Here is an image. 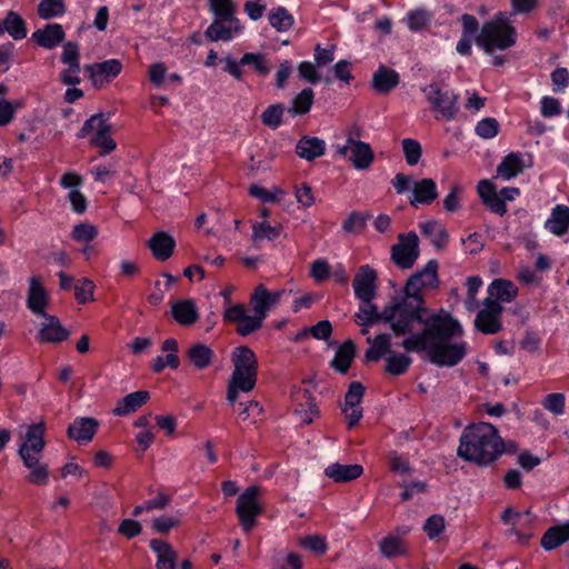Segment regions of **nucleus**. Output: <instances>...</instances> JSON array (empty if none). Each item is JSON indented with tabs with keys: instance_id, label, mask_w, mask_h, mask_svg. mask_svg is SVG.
Returning <instances> with one entry per match:
<instances>
[{
	"instance_id": "obj_35",
	"label": "nucleus",
	"mask_w": 569,
	"mask_h": 569,
	"mask_svg": "<svg viewBox=\"0 0 569 569\" xmlns=\"http://www.w3.org/2000/svg\"><path fill=\"white\" fill-rule=\"evenodd\" d=\"M148 399L149 392L144 390L129 393L118 401L112 412L116 416H127L129 413L137 411L148 401Z\"/></svg>"
},
{
	"instance_id": "obj_51",
	"label": "nucleus",
	"mask_w": 569,
	"mask_h": 569,
	"mask_svg": "<svg viewBox=\"0 0 569 569\" xmlns=\"http://www.w3.org/2000/svg\"><path fill=\"white\" fill-rule=\"evenodd\" d=\"M66 12L63 0H41L38 4V14L42 19H52Z\"/></svg>"
},
{
	"instance_id": "obj_44",
	"label": "nucleus",
	"mask_w": 569,
	"mask_h": 569,
	"mask_svg": "<svg viewBox=\"0 0 569 569\" xmlns=\"http://www.w3.org/2000/svg\"><path fill=\"white\" fill-rule=\"evenodd\" d=\"M379 550L386 558H395L405 556L407 553V547L402 539L393 535L385 537L379 542Z\"/></svg>"
},
{
	"instance_id": "obj_17",
	"label": "nucleus",
	"mask_w": 569,
	"mask_h": 569,
	"mask_svg": "<svg viewBox=\"0 0 569 569\" xmlns=\"http://www.w3.org/2000/svg\"><path fill=\"white\" fill-rule=\"evenodd\" d=\"M84 70L94 88H102L111 82L122 70V64L117 59L87 64Z\"/></svg>"
},
{
	"instance_id": "obj_27",
	"label": "nucleus",
	"mask_w": 569,
	"mask_h": 569,
	"mask_svg": "<svg viewBox=\"0 0 569 569\" xmlns=\"http://www.w3.org/2000/svg\"><path fill=\"white\" fill-rule=\"evenodd\" d=\"M64 39V31L58 23L47 24L42 29H38L32 33V40L39 46L52 49L61 43Z\"/></svg>"
},
{
	"instance_id": "obj_31",
	"label": "nucleus",
	"mask_w": 569,
	"mask_h": 569,
	"mask_svg": "<svg viewBox=\"0 0 569 569\" xmlns=\"http://www.w3.org/2000/svg\"><path fill=\"white\" fill-rule=\"evenodd\" d=\"M363 472V469L360 465H342V463H331L329 465L325 473L327 477L332 479L336 482H347L359 478Z\"/></svg>"
},
{
	"instance_id": "obj_55",
	"label": "nucleus",
	"mask_w": 569,
	"mask_h": 569,
	"mask_svg": "<svg viewBox=\"0 0 569 569\" xmlns=\"http://www.w3.org/2000/svg\"><path fill=\"white\" fill-rule=\"evenodd\" d=\"M431 13L425 9H416L408 12L406 22L411 31L423 29L431 20Z\"/></svg>"
},
{
	"instance_id": "obj_42",
	"label": "nucleus",
	"mask_w": 569,
	"mask_h": 569,
	"mask_svg": "<svg viewBox=\"0 0 569 569\" xmlns=\"http://www.w3.org/2000/svg\"><path fill=\"white\" fill-rule=\"evenodd\" d=\"M4 32H8L14 40H21L27 37V27L23 19L16 12L9 11L2 22Z\"/></svg>"
},
{
	"instance_id": "obj_32",
	"label": "nucleus",
	"mask_w": 569,
	"mask_h": 569,
	"mask_svg": "<svg viewBox=\"0 0 569 569\" xmlns=\"http://www.w3.org/2000/svg\"><path fill=\"white\" fill-rule=\"evenodd\" d=\"M98 422L92 418H78L68 428V436L78 441H90L96 431Z\"/></svg>"
},
{
	"instance_id": "obj_40",
	"label": "nucleus",
	"mask_w": 569,
	"mask_h": 569,
	"mask_svg": "<svg viewBox=\"0 0 569 569\" xmlns=\"http://www.w3.org/2000/svg\"><path fill=\"white\" fill-rule=\"evenodd\" d=\"M187 356L194 368L202 370L211 363L213 351L207 345L196 343L188 349Z\"/></svg>"
},
{
	"instance_id": "obj_56",
	"label": "nucleus",
	"mask_w": 569,
	"mask_h": 569,
	"mask_svg": "<svg viewBox=\"0 0 569 569\" xmlns=\"http://www.w3.org/2000/svg\"><path fill=\"white\" fill-rule=\"evenodd\" d=\"M312 102L313 91L311 89H303L299 94L295 97L290 112L293 114L307 113L310 110Z\"/></svg>"
},
{
	"instance_id": "obj_11",
	"label": "nucleus",
	"mask_w": 569,
	"mask_h": 569,
	"mask_svg": "<svg viewBox=\"0 0 569 569\" xmlns=\"http://www.w3.org/2000/svg\"><path fill=\"white\" fill-rule=\"evenodd\" d=\"M36 318V339L38 342L59 345L69 339L70 331L62 325L58 317L44 313Z\"/></svg>"
},
{
	"instance_id": "obj_46",
	"label": "nucleus",
	"mask_w": 569,
	"mask_h": 569,
	"mask_svg": "<svg viewBox=\"0 0 569 569\" xmlns=\"http://www.w3.org/2000/svg\"><path fill=\"white\" fill-rule=\"evenodd\" d=\"M268 20L279 32L288 31L295 23L293 17L283 7L273 8L268 14Z\"/></svg>"
},
{
	"instance_id": "obj_4",
	"label": "nucleus",
	"mask_w": 569,
	"mask_h": 569,
	"mask_svg": "<svg viewBox=\"0 0 569 569\" xmlns=\"http://www.w3.org/2000/svg\"><path fill=\"white\" fill-rule=\"evenodd\" d=\"M505 450L497 429L487 422L465 429L458 448L459 457L478 465H489Z\"/></svg>"
},
{
	"instance_id": "obj_14",
	"label": "nucleus",
	"mask_w": 569,
	"mask_h": 569,
	"mask_svg": "<svg viewBox=\"0 0 569 569\" xmlns=\"http://www.w3.org/2000/svg\"><path fill=\"white\" fill-rule=\"evenodd\" d=\"M501 520L505 525L511 527L509 532L517 538L518 542L527 543L532 538L531 532L523 531L525 528L531 527L536 520L529 509L520 512L513 508H507L501 516Z\"/></svg>"
},
{
	"instance_id": "obj_9",
	"label": "nucleus",
	"mask_w": 569,
	"mask_h": 569,
	"mask_svg": "<svg viewBox=\"0 0 569 569\" xmlns=\"http://www.w3.org/2000/svg\"><path fill=\"white\" fill-rule=\"evenodd\" d=\"M427 101L436 112L437 119L451 120L457 112L458 94L450 90H442L437 84L422 88Z\"/></svg>"
},
{
	"instance_id": "obj_49",
	"label": "nucleus",
	"mask_w": 569,
	"mask_h": 569,
	"mask_svg": "<svg viewBox=\"0 0 569 569\" xmlns=\"http://www.w3.org/2000/svg\"><path fill=\"white\" fill-rule=\"evenodd\" d=\"M421 231L425 236H427L431 242L441 247L447 240V233L441 223L436 220L425 221L420 224Z\"/></svg>"
},
{
	"instance_id": "obj_41",
	"label": "nucleus",
	"mask_w": 569,
	"mask_h": 569,
	"mask_svg": "<svg viewBox=\"0 0 569 569\" xmlns=\"http://www.w3.org/2000/svg\"><path fill=\"white\" fill-rule=\"evenodd\" d=\"M249 193L264 203H279L287 196V192L278 186L267 189L259 184H251Z\"/></svg>"
},
{
	"instance_id": "obj_24",
	"label": "nucleus",
	"mask_w": 569,
	"mask_h": 569,
	"mask_svg": "<svg viewBox=\"0 0 569 569\" xmlns=\"http://www.w3.org/2000/svg\"><path fill=\"white\" fill-rule=\"evenodd\" d=\"M171 315L181 326H191L199 318V310L191 299L179 300L171 303Z\"/></svg>"
},
{
	"instance_id": "obj_59",
	"label": "nucleus",
	"mask_w": 569,
	"mask_h": 569,
	"mask_svg": "<svg viewBox=\"0 0 569 569\" xmlns=\"http://www.w3.org/2000/svg\"><path fill=\"white\" fill-rule=\"evenodd\" d=\"M446 529L445 518L440 515L429 517L425 525L423 531L430 540L438 538Z\"/></svg>"
},
{
	"instance_id": "obj_58",
	"label": "nucleus",
	"mask_w": 569,
	"mask_h": 569,
	"mask_svg": "<svg viewBox=\"0 0 569 569\" xmlns=\"http://www.w3.org/2000/svg\"><path fill=\"white\" fill-rule=\"evenodd\" d=\"M542 407L555 416L565 413L566 397L563 393H549L541 402Z\"/></svg>"
},
{
	"instance_id": "obj_16",
	"label": "nucleus",
	"mask_w": 569,
	"mask_h": 569,
	"mask_svg": "<svg viewBox=\"0 0 569 569\" xmlns=\"http://www.w3.org/2000/svg\"><path fill=\"white\" fill-rule=\"evenodd\" d=\"M243 31V26L234 16L216 19L206 30L211 41H231Z\"/></svg>"
},
{
	"instance_id": "obj_22",
	"label": "nucleus",
	"mask_w": 569,
	"mask_h": 569,
	"mask_svg": "<svg viewBox=\"0 0 569 569\" xmlns=\"http://www.w3.org/2000/svg\"><path fill=\"white\" fill-rule=\"evenodd\" d=\"M438 197L437 184L430 178L415 180L409 197L410 204L417 207L419 204H429Z\"/></svg>"
},
{
	"instance_id": "obj_33",
	"label": "nucleus",
	"mask_w": 569,
	"mask_h": 569,
	"mask_svg": "<svg viewBox=\"0 0 569 569\" xmlns=\"http://www.w3.org/2000/svg\"><path fill=\"white\" fill-rule=\"evenodd\" d=\"M545 226L555 236L565 234L569 228V208L563 204L556 206Z\"/></svg>"
},
{
	"instance_id": "obj_53",
	"label": "nucleus",
	"mask_w": 569,
	"mask_h": 569,
	"mask_svg": "<svg viewBox=\"0 0 569 569\" xmlns=\"http://www.w3.org/2000/svg\"><path fill=\"white\" fill-rule=\"evenodd\" d=\"M386 362L387 372L392 376H399L407 371L411 363V359L407 355H396L395 352H391L386 358Z\"/></svg>"
},
{
	"instance_id": "obj_25",
	"label": "nucleus",
	"mask_w": 569,
	"mask_h": 569,
	"mask_svg": "<svg viewBox=\"0 0 569 569\" xmlns=\"http://www.w3.org/2000/svg\"><path fill=\"white\" fill-rule=\"evenodd\" d=\"M569 541V521L555 525L547 529L541 537V547L551 551Z\"/></svg>"
},
{
	"instance_id": "obj_64",
	"label": "nucleus",
	"mask_w": 569,
	"mask_h": 569,
	"mask_svg": "<svg viewBox=\"0 0 569 569\" xmlns=\"http://www.w3.org/2000/svg\"><path fill=\"white\" fill-rule=\"evenodd\" d=\"M300 543L306 549L316 552L318 555H322L327 551L328 545L326 538L319 535H312L305 538H301Z\"/></svg>"
},
{
	"instance_id": "obj_6",
	"label": "nucleus",
	"mask_w": 569,
	"mask_h": 569,
	"mask_svg": "<svg viewBox=\"0 0 569 569\" xmlns=\"http://www.w3.org/2000/svg\"><path fill=\"white\" fill-rule=\"evenodd\" d=\"M516 41L517 31L505 13H499L485 22L476 37V44L486 53L507 50Z\"/></svg>"
},
{
	"instance_id": "obj_54",
	"label": "nucleus",
	"mask_w": 569,
	"mask_h": 569,
	"mask_svg": "<svg viewBox=\"0 0 569 569\" xmlns=\"http://www.w3.org/2000/svg\"><path fill=\"white\" fill-rule=\"evenodd\" d=\"M401 146L406 162L409 166H416L420 161L422 154V148L419 141L406 138L401 141Z\"/></svg>"
},
{
	"instance_id": "obj_57",
	"label": "nucleus",
	"mask_w": 569,
	"mask_h": 569,
	"mask_svg": "<svg viewBox=\"0 0 569 569\" xmlns=\"http://www.w3.org/2000/svg\"><path fill=\"white\" fill-rule=\"evenodd\" d=\"M284 113V108L282 104H272L269 106L261 114V120L263 124L276 129L282 122V117Z\"/></svg>"
},
{
	"instance_id": "obj_7",
	"label": "nucleus",
	"mask_w": 569,
	"mask_h": 569,
	"mask_svg": "<svg viewBox=\"0 0 569 569\" xmlns=\"http://www.w3.org/2000/svg\"><path fill=\"white\" fill-rule=\"evenodd\" d=\"M260 493V487L250 486L238 497L236 513L246 532L256 526L257 517L262 513L263 506L259 500Z\"/></svg>"
},
{
	"instance_id": "obj_30",
	"label": "nucleus",
	"mask_w": 569,
	"mask_h": 569,
	"mask_svg": "<svg viewBox=\"0 0 569 569\" xmlns=\"http://www.w3.org/2000/svg\"><path fill=\"white\" fill-rule=\"evenodd\" d=\"M148 246L157 260L164 261L172 256L176 241L167 232H157L149 240Z\"/></svg>"
},
{
	"instance_id": "obj_18",
	"label": "nucleus",
	"mask_w": 569,
	"mask_h": 569,
	"mask_svg": "<svg viewBox=\"0 0 569 569\" xmlns=\"http://www.w3.org/2000/svg\"><path fill=\"white\" fill-rule=\"evenodd\" d=\"M532 166L530 154L521 152H510L507 154L497 167V176L503 181H509L518 174L522 173L525 169Z\"/></svg>"
},
{
	"instance_id": "obj_3",
	"label": "nucleus",
	"mask_w": 569,
	"mask_h": 569,
	"mask_svg": "<svg viewBox=\"0 0 569 569\" xmlns=\"http://www.w3.org/2000/svg\"><path fill=\"white\" fill-rule=\"evenodd\" d=\"M44 433L43 420L18 428V456L28 469L27 481L36 486H46L50 479L49 466L42 461L46 448Z\"/></svg>"
},
{
	"instance_id": "obj_21",
	"label": "nucleus",
	"mask_w": 569,
	"mask_h": 569,
	"mask_svg": "<svg viewBox=\"0 0 569 569\" xmlns=\"http://www.w3.org/2000/svg\"><path fill=\"white\" fill-rule=\"evenodd\" d=\"M281 291H268L262 284L258 286L250 299L253 312L263 321L270 308L279 301Z\"/></svg>"
},
{
	"instance_id": "obj_29",
	"label": "nucleus",
	"mask_w": 569,
	"mask_h": 569,
	"mask_svg": "<svg viewBox=\"0 0 569 569\" xmlns=\"http://www.w3.org/2000/svg\"><path fill=\"white\" fill-rule=\"evenodd\" d=\"M517 293L518 289L511 281L497 279L489 284L486 300L495 301L501 306V303L513 300Z\"/></svg>"
},
{
	"instance_id": "obj_10",
	"label": "nucleus",
	"mask_w": 569,
	"mask_h": 569,
	"mask_svg": "<svg viewBox=\"0 0 569 569\" xmlns=\"http://www.w3.org/2000/svg\"><path fill=\"white\" fill-rule=\"evenodd\" d=\"M337 154L348 158L355 169L367 170L375 160V153L369 143L349 136L343 144H337Z\"/></svg>"
},
{
	"instance_id": "obj_61",
	"label": "nucleus",
	"mask_w": 569,
	"mask_h": 569,
	"mask_svg": "<svg viewBox=\"0 0 569 569\" xmlns=\"http://www.w3.org/2000/svg\"><path fill=\"white\" fill-rule=\"evenodd\" d=\"M240 63L252 64L257 72L261 76H267L270 72V66L267 59L260 53H246L241 58Z\"/></svg>"
},
{
	"instance_id": "obj_26",
	"label": "nucleus",
	"mask_w": 569,
	"mask_h": 569,
	"mask_svg": "<svg viewBox=\"0 0 569 569\" xmlns=\"http://www.w3.org/2000/svg\"><path fill=\"white\" fill-rule=\"evenodd\" d=\"M164 356H158L152 363V369L154 372H161L166 367H170L172 369H177L180 365L178 357V341L173 338H169L163 341L161 347Z\"/></svg>"
},
{
	"instance_id": "obj_1",
	"label": "nucleus",
	"mask_w": 569,
	"mask_h": 569,
	"mask_svg": "<svg viewBox=\"0 0 569 569\" xmlns=\"http://www.w3.org/2000/svg\"><path fill=\"white\" fill-rule=\"evenodd\" d=\"M407 336L402 346L407 352L423 351L429 360L440 367H452L467 355L463 329L458 320L445 310L422 319L421 327L410 332H395Z\"/></svg>"
},
{
	"instance_id": "obj_13",
	"label": "nucleus",
	"mask_w": 569,
	"mask_h": 569,
	"mask_svg": "<svg viewBox=\"0 0 569 569\" xmlns=\"http://www.w3.org/2000/svg\"><path fill=\"white\" fill-rule=\"evenodd\" d=\"M223 319L234 323L237 332L241 336H248L261 328V319L253 312L249 313L244 305H233L224 308Z\"/></svg>"
},
{
	"instance_id": "obj_38",
	"label": "nucleus",
	"mask_w": 569,
	"mask_h": 569,
	"mask_svg": "<svg viewBox=\"0 0 569 569\" xmlns=\"http://www.w3.org/2000/svg\"><path fill=\"white\" fill-rule=\"evenodd\" d=\"M295 413L299 417L302 423H310L318 416L316 405L305 391L297 392L295 396Z\"/></svg>"
},
{
	"instance_id": "obj_62",
	"label": "nucleus",
	"mask_w": 569,
	"mask_h": 569,
	"mask_svg": "<svg viewBox=\"0 0 569 569\" xmlns=\"http://www.w3.org/2000/svg\"><path fill=\"white\" fill-rule=\"evenodd\" d=\"M365 393V388L360 382H352L345 396V402L341 407H361V400Z\"/></svg>"
},
{
	"instance_id": "obj_20",
	"label": "nucleus",
	"mask_w": 569,
	"mask_h": 569,
	"mask_svg": "<svg viewBox=\"0 0 569 569\" xmlns=\"http://www.w3.org/2000/svg\"><path fill=\"white\" fill-rule=\"evenodd\" d=\"M377 273L368 264L361 266L353 279L355 295L359 300H372L377 290Z\"/></svg>"
},
{
	"instance_id": "obj_12",
	"label": "nucleus",
	"mask_w": 569,
	"mask_h": 569,
	"mask_svg": "<svg viewBox=\"0 0 569 569\" xmlns=\"http://www.w3.org/2000/svg\"><path fill=\"white\" fill-rule=\"evenodd\" d=\"M419 238L415 232L401 233L391 248V260L401 269L411 268L419 258Z\"/></svg>"
},
{
	"instance_id": "obj_23",
	"label": "nucleus",
	"mask_w": 569,
	"mask_h": 569,
	"mask_svg": "<svg viewBox=\"0 0 569 569\" xmlns=\"http://www.w3.org/2000/svg\"><path fill=\"white\" fill-rule=\"evenodd\" d=\"M149 546L157 557L156 569H176L178 555L171 545L153 539Z\"/></svg>"
},
{
	"instance_id": "obj_50",
	"label": "nucleus",
	"mask_w": 569,
	"mask_h": 569,
	"mask_svg": "<svg viewBox=\"0 0 569 569\" xmlns=\"http://www.w3.org/2000/svg\"><path fill=\"white\" fill-rule=\"evenodd\" d=\"M7 87L3 84H0V127L7 126L10 123L13 118L17 109L20 108L19 102H11L6 99L7 94Z\"/></svg>"
},
{
	"instance_id": "obj_48",
	"label": "nucleus",
	"mask_w": 569,
	"mask_h": 569,
	"mask_svg": "<svg viewBox=\"0 0 569 569\" xmlns=\"http://www.w3.org/2000/svg\"><path fill=\"white\" fill-rule=\"evenodd\" d=\"M360 301H361V305L359 307V310L355 315L358 325L368 326L379 319H382L386 322H388L383 317L385 311L380 315L377 310V307L371 302V300H360Z\"/></svg>"
},
{
	"instance_id": "obj_36",
	"label": "nucleus",
	"mask_w": 569,
	"mask_h": 569,
	"mask_svg": "<svg viewBox=\"0 0 569 569\" xmlns=\"http://www.w3.org/2000/svg\"><path fill=\"white\" fill-rule=\"evenodd\" d=\"M367 343L369 345L368 350L366 351V359L368 361H378L382 357H388L392 351L390 336L382 333L378 335L375 338H367Z\"/></svg>"
},
{
	"instance_id": "obj_37",
	"label": "nucleus",
	"mask_w": 569,
	"mask_h": 569,
	"mask_svg": "<svg viewBox=\"0 0 569 569\" xmlns=\"http://www.w3.org/2000/svg\"><path fill=\"white\" fill-rule=\"evenodd\" d=\"M149 80L157 88H163L169 83H180L182 78L178 73H169L168 68L162 62L152 63L149 68Z\"/></svg>"
},
{
	"instance_id": "obj_15",
	"label": "nucleus",
	"mask_w": 569,
	"mask_h": 569,
	"mask_svg": "<svg viewBox=\"0 0 569 569\" xmlns=\"http://www.w3.org/2000/svg\"><path fill=\"white\" fill-rule=\"evenodd\" d=\"M51 302L50 292L44 287L41 277L32 276L28 280L26 303L28 309L36 317L48 313L47 309Z\"/></svg>"
},
{
	"instance_id": "obj_47",
	"label": "nucleus",
	"mask_w": 569,
	"mask_h": 569,
	"mask_svg": "<svg viewBox=\"0 0 569 569\" xmlns=\"http://www.w3.org/2000/svg\"><path fill=\"white\" fill-rule=\"evenodd\" d=\"M399 77L393 70L380 67L373 74V86L380 92H388L397 86Z\"/></svg>"
},
{
	"instance_id": "obj_43",
	"label": "nucleus",
	"mask_w": 569,
	"mask_h": 569,
	"mask_svg": "<svg viewBox=\"0 0 569 569\" xmlns=\"http://www.w3.org/2000/svg\"><path fill=\"white\" fill-rule=\"evenodd\" d=\"M282 232V226H271L267 220L254 222L252 224V241L261 242L263 240H276Z\"/></svg>"
},
{
	"instance_id": "obj_34",
	"label": "nucleus",
	"mask_w": 569,
	"mask_h": 569,
	"mask_svg": "<svg viewBox=\"0 0 569 569\" xmlns=\"http://www.w3.org/2000/svg\"><path fill=\"white\" fill-rule=\"evenodd\" d=\"M326 143L322 139L316 137H303L296 147L297 154L307 160L312 161L325 153Z\"/></svg>"
},
{
	"instance_id": "obj_8",
	"label": "nucleus",
	"mask_w": 569,
	"mask_h": 569,
	"mask_svg": "<svg viewBox=\"0 0 569 569\" xmlns=\"http://www.w3.org/2000/svg\"><path fill=\"white\" fill-rule=\"evenodd\" d=\"M110 133L111 126L107 119L102 114H93L84 122L78 136L81 138L91 136L90 142L100 148V153L106 156L117 147Z\"/></svg>"
},
{
	"instance_id": "obj_52",
	"label": "nucleus",
	"mask_w": 569,
	"mask_h": 569,
	"mask_svg": "<svg viewBox=\"0 0 569 569\" xmlns=\"http://www.w3.org/2000/svg\"><path fill=\"white\" fill-rule=\"evenodd\" d=\"M98 234V228L89 222H80L76 224L71 232L72 239L82 244H87L93 241Z\"/></svg>"
},
{
	"instance_id": "obj_60",
	"label": "nucleus",
	"mask_w": 569,
	"mask_h": 569,
	"mask_svg": "<svg viewBox=\"0 0 569 569\" xmlns=\"http://www.w3.org/2000/svg\"><path fill=\"white\" fill-rule=\"evenodd\" d=\"M499 132V123L495 118H485L476 126V133L482 139H492Z\"/></svg>"
},
{
	"instance_id": "obj_39",
	"label": "nucleus",
	"mask_w": 569,
	"mask_h": 569,
	"mask_svg": "<svg viewBox=\"0 0 569 569\" xmlns=\"http://www.w3.org/2000/svg\"><path fill=\"white\" fill-rule=\"evenodd\" d=\"M183 511L177 510L174 513L158 516L151 521V529L160 535H168L171 530L178 528L182 521Z\"/></svg>"
},
{
	"instance_id": "obj_45",
	"label": "nucleus",
	"mask_w": 569,
	"mask_h": 569,
	"mask_svg": "<svg viewBox=\"0 0 569 569\" xmlns=\"http://www.w3.org/2000/svg\"><path fill=\"white\" fill-rule=\"evenodd\" d=\"M355 350V345L351 341L345 342L337 350L336 356L331 361L332 367L339 372H346L353 360Z\"/></svg>"
},
{
	"instance_id": "obj_2",
	"label": "nucleus",
	"mask_w": 569,
	"mask_h": 569,
	"mask_svg": "<svg viewBox=\"0 0 569 569\" xmlns=\"http://www.w3.org/2000/svg\"><path fill=\"white\" fill-rule=\"evenodd\" d=\"M437 269V261L430 260L407 281L406 296L385 309L383 317L393 332L416 330L421 327L422 319L429 316L422 307L421 293L438 286Z\"/></svg>"
},
{
	"instance_id": "obj_63",
	"label": "nucleus",
	"mask_w": 569,
	"mask_h": 569,
	"mask_svg": "<svg viewBox=\"0 0 569 569\" xmlns=\"http://www.w3.org/2000/svg\"><path fill=\"white\" fill-rule=\"evenodd\" d=\"M94 283L89 279H81L74 286L76 299L79 303H87L93 300Z\"/></svg>"
},
{
	"instance_id": "obj_5",
	"label": "nucleus",
	"mask_w": 569,
	"mask_h": 569,
	"mask_svg": "<svg viewBox=\"0 0 569 569\" xmlns=\"http://www.w3.org/2000/svg\"><path fill=\"white\" fill-rule=\"evenodd\" d=\"M232 373L228 382L227 399L234 403L239 392L251 391L257 381L258 360L246 346L236 347L231 353Z\"/></svg>"
},
{
	"instance_id": "obj_19",
	"label": "nucleus",
	"mask_w": 569,
	"mask_h": 569,
	"mask_svg": "<svg viewBox=\"0 0 569 569\" xmlns=\"http://www.w3.org/2000/svg\"><path fill=\"white\" fill-rule=\"evenodd\" d=\"M501 311L502 307L499 303L485 300V307L479 311L475 320L477 329L488 335L498 332L501 328L499 321Z\"/></svg>"
},
{
	"instance_id": "obj_28",
	"label": "nucleus",
	"mask_w": 569,
	"mask_h": 569,
	"mask_svg": "<svg viewBox=\"0 0 569 569\" xmlns=\"http://www.w3.org/2000/svg\"><path fill=\"white\" fill-rule=\"evenodd\" d=\"M462 36L457 43V52L461 56H468L471 52V42L476 41L478 36V21L473 16L463 14L461 17Z\"/></svg>"
}]
</instances>
